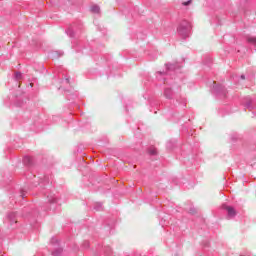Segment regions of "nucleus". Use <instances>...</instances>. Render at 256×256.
I'll return each mask as SVG.
<instances>
[{
	"label": "nucleus",
	"instance_id": "nucleus-21",
	"mask_svg": "<svg viewBox=\"0 0 256 256\" xmlns=\"http://www.w3.org/2000/svg\"><path fill=\"white\" fill-rule=\"evenodd\" d=\"M193 0H188L186 2H182V5H184V7H187L188 5H191Z\"/></svg>",
	"mask_w": 256,
	"mask_h": 256
},
{
	"label": "nucleus",
	"instance_id": "nucleus-6",
	"mask_svg": "<svg viewBox=\"0 0 256 256\" xmlns=\"http://www.w3.org/2000/svg\"><path fill=\"white\" fill-rule=\"evenodd\" d=\"M81 29H83V23H81V21L75 22L71 25V27H69L66 30V34L69 37H75V33H77V31H81Z\"/></svg>",
	"mask_w": 256,
	"mask_h": 256
},
{
	"label": "nucleus",
	"instance_id": "nucleus-8",
	"mask_svg": "<svg viewBox=\"0 0 256 256\" xmlns=\"http://www.w3.org/2000/svg\"><path fill=\"white\" fill-rule=\"evenodd\" d=\"M222 209L227 213V219H235L237 217V210L233 208V206H229L227 204L222 205Z\"/></svg>",
	"mask_w": 256,
	"mask_h": 256
},
{
	"label": "nucleus",
	"instance_id": "nucleus-16",
	"mask_svg": "<svg viewBox=\"0 0 256 256\" xmlns=\"http://www.w3.org/2000/svg\"><path fill=\"white\" fill-rule=\"evenodd\" d=\"M63 253V248H57L56 250H54L53 252H52V255L53 256H59V255H61Z\"/></svg>",
	"mask_w": 256,
	"mask_h": 256
},
{
	"label": "nucleus",
	"instance_id": "nucleus-26",
	"mask_svg": "<svg viewBox=\"0 0 256 256\" xmlns=\"http://www.w3.org/2000/svg\"><path fill=\"white\" fill-rule=\"evenodd\" d=\"M65 82H66V83H69V78H66V79H65Z\"/></svg>",
	"mask_w": 256,
	"mask_h": 256
},
{
	"label": "nucleus",
	"instance_id": "nucleus-5",
	"mask_svg": "<svg viewBox=\"0 0 256 256\" xmlns=\"http://www.w3.org/2000/svg\"><path fill=\"white\" fill-rule=\"evenodd\" d=\"M46 197L50 207L49 206L44 207V211H55L57 204L59 203V197L53 194V192H49L46 195Z\"/></svg>",
	"mask_w": 256,
	"mask_h": 256
},
{
	"label": "nucleus",
	"instance_id": "nucleus-14",
	"mask_svg": "<svg viewBox=\"0 0 256 256\" xmlns=\"http://www.w3.org/2000/svg\"><path fill=\"white\" fill-rule=\"evenodd\" d=\"M95 211H103V204L101 202H97L94 204Z\"/></svg>",
	"mask_w": 256,
	"mask_h": 256
},
{
	"label": "nucleus",
	"instance_id": "nucleus-4",
	"mask_svg": "<svg viewBox=\"0 0 256 256\" xmlns=\"http://www.w3.org/2000/svg\"><path fill=\"white\" fill-rule=\"evenodd\" d=\"M211 93L215 95L218 99H225L227 97V90L223 85H217V82L213 81V86L211 88Z\"/></svg>",
	"mask_w": 256,
	"mask_h": 256
},
{
	"label": "nucleus",
	"instance_id": "nucleus-2",
	"mask_svg": "<svg viewBox=\"0 0 256 256\" xmlns=\"http://www.w3.org/2000/svg\"><path fill=\"white\" fill-rule=\"evenodd\" d=\"M163 95L165 99H169L170 101H176V103H180L181 105H185V98L179 96V94H176L175 91H173V85L166 86L164 88Z\"/></svg>",
	"mask_w": 256,
	"mask_h": 256
},
{
	"label": "nucleus",
	"instance_id": "nucleus-20",
	"mask_svg": "<svg viewBox=\"0 0 256 256\" xmlns=\"http://www.w3.org/2000/svg\"><path fill=\"white\" fill-rule=\"evenodd\" d=\"M25 193H27V190H26L25 188H22V189H21V194H20V197H21L22 199H25Z\"/></svg>",
	"mask_w": 256,
	"mask_h": 256
},
{
	"label": "nucleus",
	"instance_id": "nucleus-23",
	"mask_svg": "<svg viewBox=\"0 0 256 256\" xmlns=\"http://www.w3.org/2000/svg\"><path fill=\"white\" fill-rule=\"evenodd\" d=\"M160 224L162 225V227H165V225H167V223H165V221L163 222V220L160 221Z\"/></svg>",
	"mask_w": 256,
	"mask_h": 256
},
{
	"label": "nucleus",
	"instance_id": "nucleus-9",
	"mask_svg": "<svg viewBox=\"0 0 256 256\" xmlns=\"http://www.w3.org/2000/svg\"><path fill=\"white\" fill-rule=\"evenodd\" d=\"M37 185L41 188L45 187L46 185H49V176H44L40 179V182L37 184H34V187H37Z\"/></svg>",
	"mask_w": 256,
	"mask_h": 256
},
{
	"label": "nucleus",
	"instance_id": "nucleus-18",
	"mask_svg": "<svg viewBox=\"0 0 256 256\" xmlns=\"http://www.w3.org/2000/svg\"><path fill=\"white\" fill-rule=\"evenodd\" d=\"M149 155H156L157 154V148H150L148 150Z\"/></svg>",
	"mask_w": 256,
	"mask_h": 256
},
{
	"label": "nucleus",
	"instance_id": "nucleus-22",
	"mask_svg": "<svg viewBox=\"0 0 256 256\" xmlns=\"http://www.w3.org/2000/svg\"><path fill=\"white\" fill-rule=\"evenodd\" d=\"M83 247H84V249H87L89 247V241H85L83 243Z\"/></svg>",
	"mask_w": 256,
	"mask_h": 256
},
{
	"label": "nucleus",
	"instance_id": "nucleus-1",
	"mask_svg": "<svg viewBox=\"0 0 256 256\" xmlns=\"http://www.w3.org/2000/svg\"><path fill=\"white\" fill-rule=\"evenodd\" d=\"M178 69H181V64H166V72H157L156 73V79L158 81H163L164 83H169L167 80L169 77H171V72L174 73L178 71Z\"/></svg>",
	"mask_w": 256,
	"mask_h": 256
},
{
	"label": "nucleus",
	"instance_id": "nucleus-3",
	"mask_svg": "<svg viewBox=\"0 0 256 256\" xmlns=\"http://www.w3.org/2000/svg\"><path fill=\"white\" fill-rule=\"evenodd\" d=\"M192 27L193 26L191 25V22L187 20H183L178 25V28H177L178 34L180 35V37H182V39H187V37L191 36Z\"/></svg>",
	"mask_w": 256,
	"mask_h": 256
},
{
	"label": "nucleus",
	"instance_id": "nucleus-25",
	"mask_svg": "<svg viewBox=\"0 0 256 256\" xmlns=\"http://www.w3.org/2000/svg\"><path fill=\"white\" fill-rule=\"evenodd\" d=\"M190 213L194 214L195 213V209H190Z\"/></svg>",
	"mask_w": 256,
	"mask_h": 256
},
{
	"label": "nucleus",
	"instance_id": "nucleus-11",
	"mask_svg": "<svg viewBox=\"0 0 256 256\" xmlns=\"http://www.w3.org/2000/svg\"><path fill=\"white\" fill-rule=\"evenodd\" d=\"M23 164L27 167H31V165H33V158L31 156H25L23 158Z\"/></svg>",
	"mask_w": 256,
	"mask_h": 256
},
{
	"label": "nucleus",
	"instance_id": "nucleus-7",
	"mask_svg": "<svg viewBox=\"0 0 256 256\" xmlns=\"http://www.w3.org/2000/svg\"><path fill=\"white\" fill-rule=\"evenodd\" d=\"M242 105H244L245 109H249V111L256 109V101L251 96L245 97L242 100Z\"/></svg>",
	"mask_w": 256,
	"mask_h": 256
},
{
	"label": "nucleus",
	"instance_id": "nucleus-12",
	"mask_svg": "<svg viewBox=\"0 0 256 256\" xmlns=\"http://www.w3.org/2000/svg\"><path fill=\"white\" fill-rule=\"evenodd\" d=\"M51 59H59V57H63V51H53L50 53Z\"/></svg>",
	"mask_w": 256,
	"mask_h": 256
},
{
	"label": "nucleus",
	"instance_id": "nucleus-13",
	"mask_svg": "<svg viewBox=\"0 0 256 256\" xmlns=\"http://www.w3.org/2000/svg\"><path fill=\"white\" fill-rule=\"evenodd\" d=\"M90 11L91 13L99 14L101 11V8L99 7V5L95 4L91 6Z\"/></svg>",
	"mask_w": 256,
	"mask_h": 256
},
{
	"label": "nucleus",
	"instance_id": "nucleus-27",
	"mask_svg": "<svg viewBox=\"0 0 256 256\" xmlns=\"http://www.w3.org/2000/svg\"><path fill=\"white\" fill-rule=\"evenodd\" d=\"M54 241L57 243V240L55 238L52 239V243H54Z\"/></svg>",
	"mask_w": 256,
	"mask_h": 256
},
{
	"label": "nucleus",
	"instance_id": "nucleus-15",
	"mask_svg": "<svg viewBox=\"0 0 256 256\" xmlns=\"http://www.w3.org/2000/svg\"><path fill=\"white\" fill-rule=\"evenodd\" d=\"M15 81H21L23 79V74L21 72H16L14 75Z\"/></svg>",
	"mask_w": 256,
	"mask_h": 256
},
{
	"label": "nucleus",
	"instance_id": "nucleus-17",
	"mask_svg": "<svg viewBox=\"0 0 256 256\" xmlns=\"http://www.w3.org/2000/svg\"><path fill=\"white\" fill-rule=\"evenodd\" d=\"M105 255H111V247L106 246L103 248Z\"/></svg>",
	"mask_w": 256,
	"mask_h": 256
},
{
	"label": "nucleus",
	"instance_id": "nucleus-10",
	"mask_svg": "<svg viewBox=\"0 0 256 256\" xmlns=\"http://www.w3.org/2000/svg\"><path fill=\"white\" fill-rule=\"evenodd\" d=\"M7 219L10 225H13L14 223H17V214L15 212H10L7 215Z\"/></svg>",
	"mask_w": 256,
	"mask_h": 256
},
{
	"label": "nucleus",
	"instance_id": "nucleus-19",
	"mask_svg": "<svg viewBox=\"0 0 256 256\" xmlns=\"http://www.w3.org/2000/svg\"><path fill=\"white\" fill-rule=\"evenodd\" d=\"M173 147H175V142L169 141V142L167 143V149H173Z\"/></svg>",
	"mask_w": 256,
	"mask_h": 256
},
{
	"label": "nucleus",
	"instance_id": "nucleus-24",
	"mask_svg": "<svg viewBox=\"0 0 256 256\" xmlns=\"http://www.w3.org/2000/svg\"><path fill=\"white\" fill-rule=\"evenodd\" d=\"M240 79L245 80V75L242 74V75L240 76Z\"/></svg>",
	"mask_w": 256,
	"mask_h": 256
}]
</instances>
